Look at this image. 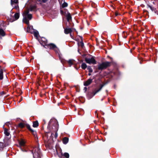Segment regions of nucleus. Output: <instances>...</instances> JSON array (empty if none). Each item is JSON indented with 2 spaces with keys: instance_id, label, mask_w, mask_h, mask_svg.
<instances>
[{
  "instance_id": "nucleus-1",
  "label": "nucleus",
  "mask_w": 158,
  "mask_h": 158,
  "mask_svg": "<svg viewBox=\"0 0 158 158\" xmlns=\"http://www.w3.org/2000/svg\"><path fill=\"white\" fill-rule=\"evenodd\" d=\"M44 48H49L51 50H53L56 53H58L59 51V48L56 44L52 43H48L47 44H46V46H44Z\"/></svg>"
},
{
  "instance_id": "nucleus-2",
  "label": "nucleus",
  "mask_w": 158,
  "mask_h": 158,
  "mask_svg": "<svg viewBox=\"0 0 158 158\" xmlns=\"http://www.w3.org/2000/svg\"><path fill=\"white\" fill-rule=\"evenodd\" d=\"M111 63V62L108 61L103 62L98 65V69L101 70L105 69L110 66Z\"/></svg>"
},
{
  "instance_id": "nucleus-3",
  "label": "nucleus",
  "mask_w": 158,
  "mask_h": 158,
  "mask_svg": "<svg viewBox=\"0 0 158 158\" xmlns=\"http://www.w3.org/2000/svg\"><path fill=\"white\" fill-rule=\"evenodd\" d=\"M106 84V83H104L101 85L99 89H95L93 92L89 93L87 94V96L89 98H91L97 93L100 91Z\"/></svg>"
},
{
  "instance_id": "nucleus-4",
  "label": "nucleus",
  "mask_w": 158,
  "mask_h": 158,
  "mask_svg": "<svg viewBox=\"0 0 158 158\" xmlns=\"http://www.w3.org/2000/svg\"><path fill=\"white\" fill-rule=\"evenodd\" d=\"M34 158H41L40 151L38 147H35L31 151Z\"/></svg>"
},
{
  "instance_id": "nucleus-5",
  "label": "nucleus",
  "mask_w": 158,
  "mask_h": 158,
  "mask_svg": "<svg viewBox=\"0 0 158 158\" xmlns=\"http://www.w3.org/2000/svg\"><path fill=\"white\" fill-rule=\"evenodd\" d=\"M85 61L87 63L89 64H97V62L93 56L91 58L85 57Z\"/></svg>"
},
{
  "instance_id": "nucleus-6",
  "label": "nucleus",
  "mask_w": 158,
  "mask_h": 158,
  "mask_svg": "<svg viewBox=\"0 0 158 158\" xmlns=\"http://www.w3.org/2000/svg\"><path fill=\"white\" fill-rule=\"evenodd\" d=\"M25 126L26 127L27 129L31 132L33 135L35 136L36 135V132L31 128L30 125L29 124H25Z\"/></svg>"
},
{
  "instance_id": "nucleus-7",
  "label": "nucleus",
  "mask_w": 158,
  "mask_h": 158,
  "mask_svg": "<svg viewBox=\"0 0 158 158\" xmlns=\"http://www.w3.org/2000/svg\"><path fill=\"white\" fill-rule=\"evenodd\" d=\"M53 126L55 127V137L56 138L58 136L57 131L58 130L59 128V124L58 122L57 121L55 123L53 124Z\"/></svg>"
},
{
  "instance_id": "nucleus-8",
  "label": "nucleus",
  "mask_w": 158,
  "mask_h": 158,
  "mask_svg": "<svg viewBox=\"0 0 158 158\" xmlns=\"http://www.w3.org/2000/svg\"><path fill=\"white\" fill-rule=\"evenodd\" d=\"M94 79V77L91 79L89 78L86 81L84 82V85L85 86H88L92 82L93 80Z\"/></svg>"
},
{
  "instance_id": "nucleus-9",
  "label": "nucleus",
  "mask_w": 158,
  "mask_h": 158,
  "mask_svg": "<svg viewBox=\"0 0 158 158\" xmlns=\"http://www.w3.org/2000/svg\"><path fill=\"white\" fill-rule=\"evenodd\" d=\"M41 39V42H40V44L44 47V46H46V44H48V40L44 37H42Z\"/></svg>"
},
{
  "instance_id": "nucleus-10",
  "label": "nucleus",
  "mask_w": 158,
  "mask_h": 158,
  "mask_svg": "<svg viewBox=\"0 0 158 158\" xmlns=\"http://www.w3.org/2000/svg\"><path fill=\"white\" fill-rule=\"evenodd\" d=\"M72 32L71 28H66L64 29V33L66 34L71 33Z\"/></svg>"
},
{
  "instance_id": "nucleus-11",
  "label": "nucleus",
  "mask_w": 158,
  "mask_h": 158,
  "mask_svg": "<svg viewBox=\"0 0 158 158\" xmlns=\"http://www.w3.org/2000/svg\"><path fill=\"white\" fill-rule=\"evenodd\" d=\"M147 6L148 7L150 8L151 10L152 11L154 12L155 13H156L157 12V11L156 10V8L154 7H153L152 6L149 5H148Z\"/></svg>"
},
{
  "instance_id": "nucleus-12",
  "label": "nucleus",
  "mask_w": 158,
  "mask_h": 158,
  "mask_svg": "<svg viewBox=\"0 0 158 158\" xmlns=\"http://www.w3.org/2000/svg\"><path fill=\"white\" fill-rule=\"evenodd\" d=\"M23 22L25 23L26 24L28 25L29 24V22L28 19H27V16H23Z\"/></svg>"
},
{
  "instance_id": "nucleus-13",
  "label": "nucleus",
  "mask_w": 158,
  "mask_h": 158,
  "mask_svg": "<svg viewBox=\"0 0 158 158\" xmlns=\"http://www.w3.org/2000/svg\"><path fill=\"white\" fill-rule=\"evenodd\" d=\"M3 69L1 68V66H0V80H2L3 78Z\"/></svg>"
},
{
  "instance_id": "nucleus-14",
  "label": "nucleus",
  "mask_w": 158,
  "mask_h": 158,
  "mask_svg": "<svg viewBox=\"0 0 158 158\" xmlns=\"http://www.w3.org/2000/svg\"><path fill=\"white\" fill-rule=\"evenodd\" d=\"M39 123L38 121L36 120L33 122L32 126L34 127H37L39 126Z\"/></svg>"
},
{
  "instance_id": "nucleus-15",
  "label": "nucleus",
  "mask_w": 158,
  "mask_h": 158,
  "mask_svg": "<svg viewBox=\"0 0 158 158\" xmlns=\"http://www.w3.org/2000/svg\"><path fill=\"white\" fill-rule=\"evenodd\" d=\"M3 128L4 129V133L5 135L7 136H9L10 135V133L8 131V129L5 128H4V127H3Z\"/></svg>"
},
{
  "instance_id": "nucleus-16",
  "label": "nucleus",
  "mask_w": 158,
  "mask_h": 158,
  "mask_svg": "<svg viewBox=\"0 0 158 158\" xmlns=\"http://www.w3.org/2000/svg\"><path fill=\"white\" fill-rule=\"evenodd\" d=\"M66 17L67 20L68 22H69L72 19V16L68 12L67 13V14L66 15Z\"/></svg>"
},
{
  "instance_id": "nucleus-17",
  "label": "nucleus",
  "mask_w": 158,
  "mask_h": 158,
  "mask_svg": "<svg viewBox=\"0 0 158 158\" xmlns=\"http://www.w3.org/2000/svg\"><path fill=\"white\" fill-rule=\"evenodd\" d=\"M69 138L67 137H64L63 139V143L64 144H66L69 141Z\"/></svg>"
},
{
  "instance_id": "nucleus-18",
  "label": "nucleus",
  "mask_w": 158,
  "mask_h": 158,
  "mask_svg": "<svg viewBox=\"0 0 158 158\" xmlns=\"http://www.w3.org/2000/svg\"><path fill=\"white\" fill-rule=\"evenodd\" d=\"M37 1L40 2L39 4L41 6H43V4L42 3L46 2L48 0H37Z\"/></svg>"
},
{
  "instance_id": "nucleus-19",
  "label": "nucleus",
  "mask_w": 158,
  "mask_h": 158,
  "mask_svg": "<svg viewBox=\"0 0 158 158\" xmlns=\"http://www.w3.org/2000/svg\"><path fill=\"white\" fill-rule=\"evenodd\" d=\"M74 61V60L72 59H70L68 61V63L69 67H71L72 66V65L73 64Z\"/></svg>"
},
{
  "instance_id": "nucleus-20",
  "label": "nucleus",
  "mask_w": 158,
  "mask_h": 158,
  "mask_svg": "<svg viewBox=\"0 0 158 158\" xmlns=\"http://www.w3.org/2000/svg\"><path fill=\"white\" fill-rule=\"evenodd\" d=\"M19 13H16L14 15V18L16 20H17L19 17Z\"/></svg>"
},
{
  "instance_id": "nucleus-21",
  "label": "nucleus",
  "mask_w": 158,
  "mask_h": 158,
  "mask_svg": "<svg viewBox=\"0 0 158 158\" xmlns=\"http://www.w3.org/2000/svg\"><path fill=\"white\" fill-rule=\"evenodd\" d=\"M81 39V41L80 42V44L81 48H83L84 46V44L83 40V37L81 36H79Z\"/></svg>"
},
{
  "instance_id": "nucleus-22",
  "label": "nucleus",
  "mask_w": 158,
  "mask_h": 158,
  "mask_svg": "<svg viewBox=\"0 0 158 158\" xmlns=\"http://www.w3.org/2000/svg\"><path fill=\"white\" fill-rule=\"evenodd\" d=\"M25 126V124L23 123H20L18 125V127L21 128H23Z\"/></svg>"
},
{
  "instance_id": "nucleus-23",
  "label": "nucleus",
  "mask_w": 158,
  "mask_h": 158,
  "mask_svg": "<svg viewBox=\"0 0 158 158\" xmlns=\"http://www.w3.org/2000/svg\"><path fill=\"white\" fill-rule=\"evenodd\" d=\"M33 32H34L33 34L34 36L36 37L37 39L38 38V35H39V32L38 31H35L34 30H33Z\"/></svg>"
},
{
  "instance_id": "nucleus-24",
  "label": "nucleus",
  "mask_w": 158,
  "mask_h": 158,
  "mask_svg": "<svg viewBox=\"0 0 158 158\" xmlns=\"http://www.w3.org/2000/svg\"><path fill=\"white\" fill-rule=\"evenodd\" d=\"M61 155L64 156L66 158H69V155L68 153L67 152H65L63 154V153H61Z\"/></svg>"
},
{
  "instance_id": "nucleus-25",
  "label": "nucleus",
  "mask_w": 158,
  "mask_h": 158,
  "mask_svg": "<svg viewBox=\"0 0 158 158\" xmlns=\"http://www.w3.org/2000/svg\"><path fill=\"white\" fill-rule=\"evenodd\" d=\"M6 146V144H4L3 142H0V150H2L3 148Z\"/></svg>"
},
{
  "instance_id": "nucleus-26",
  "label": "nucleus",
  "mask_w": 158,
  "mask_h": 158,
  "mask_svg": "<svg viewBox=\"0 0 158 158\" xmlns=\"http://www.w3.org/2000/svg\"><path fill=\"white\" fill-rule=\"evenodd\" d=\"M81 68L83 69H85L86 68H87L86 64L84 63H83L81 65Z\"/></svg>"
},
{
  "instance_id": "nucleus-27",
  "label": "nucleus",
  "mask_w": 158,
  "mask_h": 158,
  "mask_svg": "<svg viewBox=\"0 0 158 158\" xmlns=\"http://www.w3.org/2000/svg\"><path fill=\"white\" fill-rule=\"evenodd\" d=\"M29 10H27L26 11H25L24 12L23 14V16H27V15H29Z\"/></svg>"
},
{
  "instance_id": "nucleus-28",
  "label": "nucleus",
  "mask_w": 158,
  "mask_h": 158,
  "mask_svg": "<svg viewBox=\"0 0 158 158\" xmlns=\"http://www.w3.org/2000/svg\"><path fill=\"white\" fill-rule=\"evenodd\" d=\"M19 3L18 1V0H11V3L12 5L14 3L18 4Z\"/></svg>"
},
{
  "instance_id": "nucleus-29",
  "label": "nucleus",
  "mask_w": 158,
  "mask_h": 158,
  "mask_svg": "<svg viewBox=\"0 0 158 158\" xmlns=\"http://www.w3.org/2000/svg\"><path fill=\"white\" fill-rule=\"evenodd\" d=\"M8 20L9 22H12L16 20L14 17H12L10 18H8Z\"/></svg>"
},
{
  "instance_id": "nucleus-30",
  "label": "nucleus",
  "mask_w": 158,
  "mask_h": 158,
  "mask_svg": "<svg viewBox=\"0 0 158 158\" xmlns=\"http://www.w3.org/2000/svg\"><path fill=\"white\" fill-rule=\"evenodd\" d=\"M36 6H31L30 10L31 11L35 10L36 9Z\"/></svg>"
},
{
  "instance_id": "nucleus-31",
  "label": "nucleus",
  "mask_w": 158,
  "mask_h": 158,
  "mask_svg": "<svg viewBox=\"0 0 158 158\" xmlns=\"http://www.w3.org/2000/svg\"><path fill=\"white\" fill-rule=\"evenodd\" d=\"M87 69L88 70L89 72L90 73H91L93 72V69L90 66H88L87 67Z\"/></svg>"
},
{
  "instance_id": "nucleus-32",
  "label": "nucleus",
  "mask_w": 158,
  "mask_h": 158,
  "mask_svg": "<svg viewBox=\"0 0 158 158\" xmlns=\"http://www.w3.org/2000/svg\"><path fill=\"white\" fill-rule=\"evenodd\" d=\"M68 4L67 3L64 2L62 4V6L63 8H65L68 6Z\"/></svg>"
},
{
  "instance_id": "nucleus-33",
  "label": "nucleus",
  "mask_w": 158,
  "mask_h": 158,
  "mask_svg": "<svg viewBox=\"0 0 158 158\" xmlns=\"http://www.w3.org/2000/svg\"><path fill=\"white\" fill-rule=\"evenodd\" d=\"M19 144L21 146H24L25 145V142L23 141H21L19 142Z\"/></svg>"
},
{
  "instance_id": "nucleus-34",
  "label": "nucleus",
  "mask_w": 158,
  "mask_h": 158,
  "mask_svg": "<svg viewBox=\"0 0 158 158\" xmlns=\"http://www.w3.org/2000/svg\"><path fill=\"white\" fill-rule=\"evenodd\" d=\"M27 19L28 20H31L32 18V15L31 14H30L27 15Z\"/></svg>"
},
{
  "instance_id": "nucleus-35",
  "label": "nucleus",
  "mask_w": 158,
  "mask_h": 158,
  "mask_svg": "<svg viewBox=\"0 0 158 158\" xmlns=\"http://www.w3.org/2000/svg\"><path fill=\"white\" fill-rule=\"evenodd\" d=\"M33 30H34L31 29V30L30 29V28H29V29L27 30V32H30L31 34H33Z\"/></svg>"
},
{
  "instance_id": "nucleus-36",
  "label": "nucleus",
  "mask_w": 158,
  "mask_h": 158,
  "mask_svg": "<svg viewBox=\"0 0 158 158\" xmlns=\"http://www.w3.org/2000/svg\"><path fill=\"white\" fill-rule=\"evenodd\" d=\"M0 94L1 95H2L6 94V93H5V92H4V91H3L0 92Z\"/></svg>"
},
{
  "instance_id": "nucleus-37",
  "label": "nucleus",
  "mask_w": 158,
  "mask_h": 158,
  "mask_svg": "<svg viewBox=\"0 0 158 158\" xmlns=\"http://www.w3.org/2000/svg\"><path fill=\"white\" fill-rule=\"evenodd\" d=\"M5 124L6 125L8 126L9 124H10V122H8L6 123Z\"/></svg>"
},
{
  "instance_id": "nucleus-38",
  "label": "nucleus",
  "mask_w": 158,
  "mask_h": 158,
  "mask_svg": "<svg viewBox=\"0 0 158 158\" xmlns=\"http://www.w3.org/2000/svg\"><path fill=\"white\" fill-rule=\"evenodd\" d=\"M14 8L17 10L19 9V8L18 5H17L16 6H15L14 7Z\"/></svg>"
},
{
  "instance_id": "nucleus-39",
  "label": "nucleus",
  "mask_w": 158,
  "mask_h": 158,
  "mask_svg": "<svg viewBox=\"0 0 158 158\" xmlns=\"http://www.w3.org/2000/svg\"><path fill=\"white\" fill-rule=\"evenodd\" d=\"M84 90H85V92H86V91H87V87H85L84 88Z\"/></svg>"
},
{
  "instance_id": "nucleus-40",
  "label": "nucleus",
  "mask_w": 158,
  "mask_h": 158,
  "mask_svg": "<svg viewBox=\"0 0 158 158\" xmlns=\"http://www.w3.org/2000/svg\"><path fill=\"white\" fill-rule=\"evenodd\" d=\"M22 99H23L22 97H21V98L20 99V100L19 101V102H20L21 101H22Z\"/></svg>"
},
{
  "instance_id": "nucleus-41",
  "label": "nucleus",
  "mask_w": 158,
  "mask_h": 158,
  "mask_svg": "<svg viewBox=\"0 0 158 158\" xmlns=\"http://www.w3.org/2000/svg\"><path fill=\"white\" fill-rule=\"evenodd\" d=\"M70 35L71 38H73V35H72L71 33H70Z\"/></svg>"
},
{
  "instance_id": "nucleus-42",
  "label": "nucleus",
  "mask_w": 158,
  "mask_h": 158,
  "mask_svg": "<svg viewBox=\"0 0 158 158\" xmlns=\"http://www.w3.org/2000/svg\"><path fill=\"white\" fill-rule=\"evenodd\" d=\"M21 149L22 150V151H23V152L26 151L25 149H23L22 148H21Z\"/></svg>"
},
{
  "instance_id": "nucleus-43",
  "label": "nucleus",
  "mask_w": 158,
  "mask_h": 158,
  "mask_svg": "<svg viewBox=\"0 0 158 158\" xmlns=\"http://www.w3.org/2000/svg\"><path fill=\"white\" fill-rule=\"evenodd\" d=\"M60 13L61 14H63L64 13V11L63 10H60Z\"/></svg>"
},
{
  "instance_id": "nucleus-44",
  "label": "nucleus",
  "mask_w": 158,
  "mask_h": 158,
  "mask_svg": "<svg viewBox=\"0 0 158 158\" xmlns=\"http://www.w3.org/2000/svg\"><path fill=\"white\" fill-rule=\"evenodd\" d=\"M59 156V157L60 158H63L62 156H60L59 155L58 156Z\"/></svg>"
},
{
  "instance_id": "nucleus-45",
  "label": "nucleus",
  "mask_w": 158,
  "mask_h": 158,
  "mask_svg": "<svg viewBox=\"0 0 158 158\" xmlns=\"http://www.w3.org/2000/svg\"><path fill=\"white\" fill-rule=\"evenodd\" d=\"M88 75L89 76H90V75H91V73H88Z\"/></svg>"
},
{
  "instance_id": "nucleus-46",
  "label": "nucleus",
  "mask_w": 158,
  "mask_h": 158,
  "mask_svg": "<svg viewBox=\"0 0 158 158\" xmlns=\"http://www.w3.org/2000/svg\"><path fill=\"white\" fill-rule=\"evenodd\" d=\"M152 3H153V4H155V2H152Z\"/></svg>"
},
{
  "instance_id": "nucleus-47",
  "label": "nucleus",
  "mask_w": 158,
  "mask_h": 158,
  "mask_svg": "<svg viewBox=\"0 0 158 158\" xmlns=\"http://www.w3.org/2000/svg\"><path fill=\"white\" fill-rule=\"evenodd\" d=\"M97 118H98V114H97Z\"/></svg>"
},
{
  "instance_id": "nucleus-48",
  "label": "nucleus",
  "mask_w": 158,
  "mask_h": 158,
  "mask_svg": "<svg viewBox=\"0 0 158 158\" xmlns=\"http://www.w3.org/2000/svg\"><path fill=\"white\" fill-rule=\"evenodd\" d=\"M115 14H116V15H118V14L117 13H116Z\"/></svg>"
},
{
  "instance_id": "nucleus-49",
  "label": "nucleus",
  "mask_w": 158,
  "mask_h": 158,
  "mask_svg": "<svg viewBox=\"0 0 158 158\" xmlns=\"http://www.w3.org/2000/svg\"><path fill=\"white\" fill-rule=\"evenodd\" d=\"M79 40L78 39L77 40H76L77 41H78Z\"/></svg>"
},
{
  "instance_id": "nucleus-50",
  "label": "nucleus",
  "mask_w": 158,
  "mask_h": 158,
  "mask_svg": "<svg viewBox=\"0 0 158 158\" xmlns=\"http://www.w3.org/2000/svg\"><path fill=\"white\" fill-rule=\"evenodd\" d=\"M53 134L52 133L51 134V136H52V135Z\"/></svg>"
},
{
  "instance_id": "nucleus-51",
  "label": "nucleus",
  "mask_w": 158,
  "mask_h": 158,
  "mask_svg": "<svg viewBox=\"0 0 158 158\" xmlns=\"http://www.w3.org/2000/svg\"><path fill=\"white\" fill-rule=\"evenodd\" d=\"M97 131H99V130L98 129H97Z\"/></svg>"
},
{
  "instance_id": "nucleus-52",
  "label": "nucleus",
  "mask_w": 158,
  "mask_h": 158,
  "mask_svg": "<svg viewBox=\"0 0 158 158\" xmlns=\"http://www.w3.org/2000/svg\"><path fill=\"white\" fill-rule=\"evenodd\" d=\"M97 131H99V130L98 129H97Z\"/></svg>"
},
{
  "instance_id": "nucleus-53",
  "label": "nucleus",
  "mask_w": 158,
  "mask_h": 158,
  "mask_svg": "<svg viewBox=\"0 0 158 158\" xmlns=\"http://www.w3.org/2000/svg\"><path fill=\"white\" fill-rule=\"evenodd\" d=\"M76 32H77V31H76Z\"/></svg>"
},
{
  "instance_id": "nucleus-54",
  "label": "nucleus",
  "mask_w": 158,
  "mask_h": 158,
  "mask_svg": "<svg viewBox=\"0 0 158 158\" xmlns=\"http://www.w3.org/2000/svg\"><path fill=\"white\" fill-rule=\"evenodd\" d=\"M22 92H21V94H22Z\"/></svg>"
},
{
  "instance_id": "nucleus-55",
  "label": "nucleus",
  "mask_w": 158,
  "mask_h": 158,
  "mask_svg": "<svg viewBox=\"0 0 158 158\" xmlns=\"http://www.w3.org/2000/svg\"><path fill=\"white\" fill-rule=\"evenodd\" d=\"M135 48V47L133 48V49H134Z\"/></svg>"
}]
</instances>
